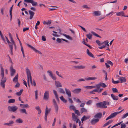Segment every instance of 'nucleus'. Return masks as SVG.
Segmentation results:
<instances>
[{
  "mask_svg": "<svg viewBox=\"0 0 128 128\" xmlns=\"http://www.w3.org/2000/svg\"><path fill=\"white\" fill-rule=\"evenodd\" d=\"M1 68V76L2 78L0 80V85L2 88H4L5 87V83L6 80V78L4 76V70L2 64H0Z\"/></svg>",
  "mask_w": 128,
  "mask_h": 128,
  "instance_id": "obj_1",
  "label": "nucleus"
},
{
  "mask_svg": "<svg viewBox=\"0 0 128 128\" xmlns=\"http://www.w3.org/2000/svg\"><path fill=\"white\" fill-rule=\"evenodd\" d=\"M18 108L17 106L14 105L12 106H9L8 107V110L10 112H15L18 109Z\"/></svg>",
  "mask_w": 128,
  "mask_h": 128,
  "instance_id": "obj_2",
  "label": "nucleus"
},
{
  "mask_svg": "<svg viewBox=\"0 0 128 128\" xmlns=\"http://www.w3.org/2000/svg\"><path fill=\"white\" fill-rule=\"evenodd\" d=\"M124 110L123 109L120 112H116L112 114L106 118V120H107L113 118L116 116L118 114L121 113Z\"/></svg>",
  "mask_w": 128,
  "mask_h": 128,
  "instance_id": "obj_3",
  "label": "nucleus"
},
{
  "mask_svg": "<svg viewBox=\"0 0 128 128\" xmlns=\"http://www.w3.org/2000/svg\"><path fill=\"white\" fill-rule=\"evenodd\" d=\"M26 73L27 78H28V77L29 80V79H30L31 84H32V79L31 75L30 72V70L27 68L26 69Z\"/></svg>",
  "mask_w": 128,
  "mask_h": 128,
  "instance_id": "obj_4",
  "label": "nucleus"
},
{
  "mask_svg": "<svg viewBox=\"0 0 128 128\" xmlns=\"http://www.w3.org/2000/svg\"><path fill=\"white\" fill-rule=\"evenodd\" d=\"M96 106L97 107L100 108H107V106L105 105L104 101L96 103Z\"/></svg>",
  "mask_w": 128,
  "mask_h": 128,
  "instance_id": "obj_5",
  "label": "nucleus"
},
{
  "mask_svg": "<svg viewBox=\"0 0 128 128\" xmlns=\"http://www.w3.org/2000/svg\"><path fill=\"white\" fill-rule=\"evenodd\" d=\"M24 1L28 3H30L32 4L33 6H36L38 5V3L37 2H34L33 0H24Z\"/></svg>",
  "mask_w": 128,
  "mask_h": 128,
  "instance_id": "obj_6",
  "label": "nucleus"
},
{
  "mask_svg": "<svg viewBox=\"0 0 128 128\" xmlns=\"http://www.w3.org/2000/svg\"><path fill=\"white\" fill-rule=\"evenodd\" d=\"M72 119L74 121H76V123H78V122L80 120L79 119H78V116L76 115L74 113H72Z\"/></svg>",
  "mask_w": 128,
  "mask_h": 128,
  "instance_id": "obj_7",
  "label": "nucleus"
},
{
  "mask_svg": "<svg viewBox=\"0 0 128 128\" xmlns=\"http://www.w3.org/2000/svg\"><path fill=\"white\" fill-rule=\"evenodd\" d=\"M10 76H12L16 73V70L13 68L12 64L11 65L10 67Z\"/></svg>",
  "mask_w": 128,
  "mask_h": 128,
  "instance_id": "obj_8",
  "label": "nucleus"
},
{
  "mask_svg": "<svg viewBox=\"0 0 128 128\" xmlns=\"http://www.w3.org/2000/svg\"><path fill=\"white\" fill-rule=\"evenodd\" d=\"M26 45L28 47L30 48L32 50L34 51L35 52H38L39 54H42V53L41 52L36 50L34 47H33L31 45L29 44H27Z\"/></svg>",
  "mask_w": 128,
  "mask_h": 128,
  "instance_id": "obj_9",
  "label": "nucleus"
},
{
  "mask_svg": "<svg viewBox=\"0 0 128 128\" xmlns=\"http://www.w3.org/2000/svg\"><path fill=\"white\" fill-rule=\"evenodd\" d=\"M53 103L55 108L56 112H58V107L55 99H54L53 100Z\"/></svg>",
  "mask_w": 128,
  "mask_h": 128,
  "instance_id": "obj_10",
  "label": "nucleus"
},
{
  "mask_svg": "<svg viewBox=\"0 0 128 128\" xmlns=\"http://www.w3.org/2000/svg\"><path fill=\"white\" fill-rule=\"evenodd\" d=\"M49 92L48 91H46L44 94V99L46 100H48L49 97Z\"/></svg>",
  "mask_w": 128,
  "mask_h": 128,
  "instance_id": "obj_11",
  "label": "nucleus"
},
{
  "mask_svg": "<svg viewBox=\"0 0 128 128\" xmlns=\"http://www.w3.org/2000/svg\"><path fill=\"white\" fill-rule=\"evenodd\" d=\"M50 109H48V107L46 106V107L45 114V115L44 118L45 120L46 121H47V117L48 116V112H50Z\"/></svg>",
  "mask_w": 128,
  "mask_h": 128,
  "instance_id": "obj_12",
  "label": "nucleus"
},
{
  "mask_svg": "<svg viewBox=\"0 0 128 128\" xmlns=\"http://www.w3.org/2000/svg\"><path fill=\"white\" fill-rule=\"evenodd\" d=\"M81 89L80 88H76L72 91V92L74 94H78L80 92Z\"/></svg>",
  "mask_w": 128,
  "mask_h": 128,
  "instance_id": "obj_13",
  "label": "nucleus"
},
{
  "mask_svg": "<svg viewBox=\"0 0 128 128\" xmlns=\"http://www.w3.org/2000/svg\"><path fill=\"white\" fill-rule=\"evenodd\" d=\"M55 84L57 88L62 87V85L60 82L59 81H56L55 82Z\"/></svg>",
  "mask_w": 128,
  "mask_h": 128,
  "instance_id": "obj_14",
  "label": "nucleus"
},
{
  "mask_svg": "<svg viewBox=\"0 0 128 128\" xmlns=\"http://www.w3.org/2000/svg\"><path fill=\"white\" fill-rule=\"evenodd\" d=\"M14 122L12 120L9 121V122L5 123L4 124L5 125H7L8 126H12L14 124Z\"/></svg>",
  "mask_w": 128,
  "mask_h": 128,
  "instance_id": "obj_15",
  "label": "nucleus"
},
{
  "mask_svg": "<svg viewBox=\"0 0 128 128\" xmlns=\"http://www.w3.org/2000/svg\"><path fill=\"white\" fill-rule=\"evenodd\" d=\"M28 12L30 14V19L31 20L33 18L34 13L32 11L30 10H29Z\"/></svg>",
  "mask_w": 128,
  "mask_h": 128,
  "instance_id": "obj_16",
  "label": "nucleus"
},
{
  "mask_svg": "<svg viewBox=\"0 0 128 128\" xmlns=\"http://www.w3.org/2000/svg\"><path fill=\"white\" fill-rule=\"evenodd\" d=\"M119 80L121 82V83L125 82H126V80L125 77H121L118 78Z\"/></svg>",
  "mask_w": 128,
  "mask_h": 128,
  "instance_id": "obj_17",
  "label": "nucleus"
},
{
  "mask_svg": "<svg viewBox=\"0 0 128 128\" xmlns=\"http://www.w3.org/2000/svg\"><path fill=\"white\" fill-rule=\"evenodd\" d=\"M65 90L66 94L69 97H70L71 96V94L70 92L69 89L66 88H65Z\"/></svg>",
  "mask_w": 128,
  "mask_h": 128,
  "instance_id": "obj_18",
  "label": "nucleus"
},
{
  "mask_svg": "<svg viewBox=\"0 0 128 128\" xmlns=\"http://www.w3.org/2000/svg\"><path fill=\"white\" fill-rule=\"evenodd\" d=\"M124 12L123 11H122L117 13L116 15L118 16H124Z\"/></svg>",
  "mask_w": 128,
  "mask_h": 128,
  "instance_id": "obj_19",
  "label": "nucleus"
},
{
  "mask_svg": "<svg viewBox=\"0 0 128 128\" xmlns=\"http://www.w3.org/2000/svg\"><path fill=\"white\" fill-rule=\"evenodd\" d=\"M74 68H77L78 69H81L84 68L85 67L83 66L80 65L79 66H74Z\"/></svg>",
  "mask_w": 128,
  "mask_h": 128,
  "instance_id": "obj_20",
  "label": "nucleus"
},
{
  "mask_svg": "<svg viewBox=\"0 0 128 128\" xmlns=\"http://www.w3.org/2000/svg\"><path fill=\"white\" fill-rule=\"evenodd\" d=\"M90 117L89 116H84L81 119L82 123L85 120L90 118Z\"/></svg>",
  "mask_w": 128,
  "mask_h": 128,
  "instance_id": "obj_21",
  "label": "nucleus"
},
{
  "mask_svg": "<svg viewBox=\"0 0 128 128\" xmlns=\"http://www.w3.org/2000/svg\"><path fill=\"white\" fill-rule=\"evenodd\" d=\"M111 96L113 100H118V96L114 95L113 94H112Z\"/></svg>",
  "mask_w": 128,
  "mask_h": 128,
  "instance_id": "obj_22",
  "label": "nucleus"
},
{
  "mask_svg": "<svg viewBox=\"0 0 128 128\" xmlns=\"http://www.w3.org/2000/svg\"><path fill=\"white\" fill-rule=\"evenodd\" d=\"M18 74H17L13 79V81L14 82H17L18 81Z\"/></svg>",
  "mask_w": 128,
  "mask_h": 128,
  "instance_id": "obj_23",
  "label": "nucleus"
},
{
  "mask_svg": "<svg viewBox=\"0 0 128 128\" xmlns=\"http://www.w3.org/2000/svg\"><path fill=\"white\" fill-rule=\"evenodd\" d=\"M102 114L101 112H98L96 114V118H98L99 119H100L102 116Z\"/></svg>",
  "mask_w": 128,
  "mask_h": 128,
  "instance_id": "obj_24",
  "label": "nucleus"
},
{
  "mask_svg": "<svg viewBox=\"0 0 128 128\" xmlns=\"http://www.w3.org/2000/svg\"><path fill=\"white\" fill-rule=\"evenodd\" d=\"M87 112V110L84 108H81L80 110V112L81 114H82L83 112Z\"/></svg>",
  "mask_w": 128,
  "mask_h": 128,
  "instance_id": "obj_25",
  "label": "nucleus"
},
{
  "mask_svg": "<svg viewBox=\"0 0 128 128\" xmlns=\"http://www.w3.org/2000/svg\"><path fill=\"white\" fill-rule=\"evenodd\" d=\"M5 37L6 38V41H7L8 43V45L9 46H12V43H11V42H10L9 41V40H8V38L6 36H5Z\"/></svg>",
  "mask_w": 128,
  "mask_h": 128,
  "instance_id": "obj_26",
  "label": "nucleus"
},
{
  "mask_svg": "<svg viewBox=\"0 0 128 128\" xmlns=\"http://www.w3.org/2000/svg\"><path fill=\"white\" fill-rule=\"evenodd\" d=\"M35 109L38 111V114H40L41 112V110L39 106H36L35 108Z\"/></svg>",
  "mask_w": 128,
  "mask_h": 128,
  "instance_id": "obj_27",
  "label": "nucleus"
},
{
  "mask_svg": "<svg viewBox=\"0 0 128 128\" xmlns=\"http://www.w3.org/2000/svg\"><path fill=\"white\" fill-rule=\"evenodd\" d=\"M23 91V89H21L19 92H17L16 93V94L18 96H20L22 94Z\"/></svg>",
  "mask_w": 128,
  "mask_h": 128,
  "instance_id": "obj_28",
  "label": "nucleus"
},
{
  "mask_svg": "<svg viewBox=\"0 0 128 128\" xmlns=\"http://www.w3.org/2000/svg\"><path fill=\"white\" fill-rule=\"evenodd\" d=\"M62 35L69 40H73L72 38L68 35L65 34H63Z\"/></svg>",
  "mask_w": 128,
  "mask_h": 128,
  "instance_id": "obj_29",
  "label": "nucleus"
},
{
  "mask_svg": "<svg viewBox=\"0 0 128 128\" xmlns=\"http://www.w3.org/2000/svg\"><path fill=\"white\" fill-rule=\"evenodd\" d=\"M16 122L18 123H22L23 122V120L20 118H18L16 120Z\"/></svg>",
  "mask_w": 128,
  "mask_h": 128,
  "instance_id": "obj_30",
  "label": "nucleus"
},
{
  "mask_svg": "<svg viewBox=\"0 0 128 128\" xmlns=\"http://www.w3.org/2000/svg\"><path fill=\"white\" fill-rule=\"evenodd\" d=\"M13 5H12V7L10 8V20H11L12 18V8H13Z\"/></svg>",
  "mask_w": 128,
  "mask_h": 128,
  "instance_id": "obj_31",
  "label": "nucleus"
},
{
  "mask_svg": "<svg viewBox=\"0 0 128 128\" xmlns=\"http://www.w3.org/2000/svg\"><path fill=\"white\" fill-rule=\"evenodd\" d=\"M15 100L14 99H10L8 101V103L9 104L13 103L15 102Z\"/></svg>",
  "mask_w": 128,
  "mask_h": 128,
  "instance_id": "obj_32",
  "label": "nucleus"
},
{
  "mask_svg": "<svg viewBox=\"0 0 128 128\" xmlns=\"http://www.w3.org/2000/svg\"><path fill=\"white\" fill-rule=\"evenodd\" d=\"M96 79V77H88L85 78V79L87 80H95Z\"/></svg>",
  "mask_w": 128,
  "mask_h": 128,
  "instance_id": "obj_33",
  "label": "nucleus"
},
{
  "mask_svg": "<svg viewBox=\"0 0 128 128\" xmlns=\"http://www.w3.org/2000/svg\"><path fill=\"white\" fill-rule=\"evenodd\" d=\"M113 122V121L112 120H109L108 121V122H107L103 126L104 127L105 126H106L108 125L109 124H110L111 123H112Z\"/></svg>",
  "mask_w": 128,
  "mask_h": 128,
  "instance_id": "obj_34",
  "label": "nucleus"
},
{
  "mask_svg": "<svg viewBox=\"0 0 128 128\" xmlns=\"http://www.w3.org/2000/svg\"><path fill=\"white\" fill-rule=\"evenodd\" d=\"M20 112L22 113H24L26 114H27V113L26 112V110L24 109H22L20 110Z\"/></svg>",
  "mask_w": 128,
  "mask_h": 128,
  "instance_id": "obj_35",
  "label": "nucleus"
},
{
  "mask_svg": "<svg viewBox=\"0 0 128 128\" xmlns=\"http://www.w3.org/2000/svg\"><path fill=\"white\" fill-rule=\"evenodd\" d=\"M58 90H59V92L60 93H62L64 94H65V93L64 90L62 88H58Z\"/></svg>",
  "mask_w": 128,
  "mask_h": 128,
  "instance_id": "obj_36",
  "label": "nucleus"
},
{
  "mask_svg": "<svg viewBox=\"0 0 128 128\" xmlns=\"http://www.w3.org/2000/svg\"><path fill=\"white\" fill-rule=\"evenodd\" d=\"M105 44V45H106H106L108 46H109V45L108 44V40H106L102 42V44Z\"/></svg>",
  "mask_w": 128,
  "mask_h": 128,
  "instance_id": "obj_37",
  "label": "nucleus"
},
{
  "mask_svg": "<svg viewBox=\"0 0 128 128\" xmlns=\"http://www.w3.org/2000/svg\"><path fill=\"white\" fill-rule=\"evenodd\" d=\"M105 18V17L104 16H100L99 18H97L96 19H97V20L98 21H100L101 20L104 18Z\"/></svg>",
  "mask_w": 128,
  "mask_h": 128,
  "instance_id": "obj_38",
  "label": "nucleus"
},
{
  "mask_svg": "<svg viewBox=\"0 0 128 128\" xmlns=\"http://www.w3.org/2000/svg\"><path fill=\"white\" fill-rule=\"evenodd\" d=\"M52 7H55L56 8H48L49 9V10L50 11H53L54 10H56L57 8H58V7L56 6H51Z\"/></svg>",
  "mask_w": 128,
  "mask_h": 128,
  "instance_id": "obj_39",
  "label": "nucleus"
},
{
  "mask_svg": "<svg viewBox=\"0 0 128 128\" xmlns=\"http://www.w3.org/2000/svg\"><path fill=\"white\" fill-rule=\"evenodd\" d=\"M62 38L60 39L59 38H58L56 39V41L57 42L59 43H60L62 42Z\"/></svg>",
  "mask_w": 128,
  "mask_h": 128,
  "instance_id": "obj_40",
  "label": "nucleus"
},
{
  "mask_svg": "<svg viewBox=\"0 0 128 128\" xmlns=\"http://www.w3.org/2000/svg\"><path fill=\"white\" fill-rule=\"evenodd\" d=\"M70 109V110H72L74 111L75 110V106L73 105L70 106L69 107Z\"/></svg>",
  "mask_w": 128,
  "mask_h": 128,
  "instance_id": "obj_41",
  "label": "nucleus"
},
{
  "mask_svg": "<svg viewBox=\"0 0 128 128\" xmlns=\"http://www.w3.org/2000/svg\"><path fill=\"white\" fill-rule=\"evenodd\" d=\"M86 36L88 38L90 39L92 38V35L90 34L86 35Z\"/></svg>",
  "mask_w": 128,
  "mask_h": 128,
  "instance_id": "obj_42",
  "label": "nucleus"
},
{
  "mask_svg": "<svg viewBox=\"0 0 128 128\" xmlns=\"http://www.w3.org/2000/svg\"><path fill=\"white\" fill-rule=\"evenodd\" d=\"M103 90V88L96 89V92H98V93H100Z\"/></svg>",
  "mask_w": 128,
  "mask_h": 128,
  "instance_id": "obj_43",
  "label": "nucleus"
},
{
  "mask_svg": "<svg viewBox=\"0 0 128 128\" xmlns=\"http://www.w3.org/2000/svg\"><path fill=\"white\" fill-rule=\"evenodd\" d=\"M96 43L99 46H101L102 44V42H100V41L99 40H96Z\"/></svg>",
  "mask_w": 128,
  "mask_h": 128,
  "instance_id": "obj_44",
  "label": "nucleus"
},
{
  "mask_svg": "<svg viewBox=\"0 0 128 128\" xmlns=\"http://www.w3.org/2000/svg\"><path fill=\"white\" fill-rule=\"evenodd\" d=\"M112 82L114 84H117L119 83L120 82L118 80L114 81L113 79L112 80Z\"/></svg>",
  "mask_w": 128,
  "mask_h": 128,
  "instance_id": "obj_45",
  "label": "nucleus"
},
{
  "mask_svg": "<svg viewBox=\"0 0 128 128\" xmlns=\"http://www.w3.org/2000/svg\"><path fill=\"white\" fill-rule=\"evenodd\" d=\"M101 82L96 84V89L100 88L101 86Z\"/></svg>",
  "mask_w": 128,
  "mask_h": 128,
  "instance_id": "obj_46",
  "label": "nucleus"
},
{
  "mask_svg": "<svg viewBox=\"0 0 128 128\" xmlns=\"http://www.w3.org/2000/svg\"><path fill=\"white\" fill-rule=\"evenodd\" d=\"M75 113L78 116H80V114L79 111L77 110H74Z\"/></svg>",
  "mask_w": 128,
  "mask_h": 128,
  "instance_id": "obj_47",
  "label": "nucleus"
},
{
  "mask_svg": "<svg viewBox=\"0 0 128 128\" xmlns=\"http://www.w3.org/2000/svg\"><path fill=\"white\" fill-rule=\"evenodd\" d=\"M101 12L100 11H96V16H100L101 14Z\"/></svg>",
  "mask_w": 128,
  "mask_h": 128,
  "instance_id": "obj_48",
  "label": "nucleus"
},
{
  "mask_svg": "<svg viewBox=\"0 0 128 128\" xmlns=\"http://www.w3.org/2000/svg\"><path fill=\"white\" fill-rule=\"evenodd\" d=\"M9 47L10 48V51H11L10 54L12 55V54H13L12 50H13V47L12 46H9Z\"/></svg>",
  "mask_w": 128,
  "mask_h": 128,
  "instance_id": "obj_49",
  "label": "nucleus"
},
{
  "mask_svg": "<svg viewBox=\"0 0 128 128\" xmlns=\"http://www.w3.org/2000/svg\"><path fill=\"white\" fill-rule=\"evenodd\" d=\"M35 98L36 99H37L38 98V92L37 90L35 91Z\"/></svg>",
  "mask_w": 128,
  "mask_h": 128,
  "instance_id": "obj_50",
  "label": "nucleus"
},
{
  "mask_svg": "<svg viewBox=\"0 0 128 128\" xmlns=\"http://www.w3.org/2000/svg\"><path fill=\"white\" fill-rule=\"evenodd\" d=\"M121 124V127L122 128H125L126 127V124H125L122 123Z\"/></svg>",
  "mask_w": 128,
  "mask_h": 128,
  "instance_id": "obj_51",
  "label": "nucleus"
},
{
  "mask_svg": "<svg viewBox=\"0 0 128 128\" xmlns=\"http://www.w3.org/2000/svg\"><path fill=\"white\" fill-rule=\"evenodd\" d=\"M91 122L92 124H94L96 123V119L92 120Z\"/></svg>",
  "mask_w": 128,
  "mask_h": 128,
  "instance_id": "obj_52",
  "label": "nucleus"
},
{
  "mask_svg": "<svg viewBox=\"0 0 128 128\" xmlns=\"http://www.w3.org/2000/svg\"><path fill=\"white\" fill-rule=\"evenodd\" d=\"M112 90L113 92H118V90L116 88H112Z\"/></svg>",
  "mask_w": 128,
  "mask_h": 128,
  "instance_id": "obj_53",
  "label": "nucleus"
},
{
  "mask_svg": "<svg viewBox=\"0 0 128 128\" xmlns=\"http://www.w3.org/2000/svg\"><path fill=\"white\" fill-rule=\"evenodd\" d=\"M128 116V112L126 113L125 114L123 115V116L122 117V118L123 119L125 118H126L127 116Z\"/></svg>",
  "mask_w": 128,
  "mask_h": 128,
  "instance_id": "obj_54",
  "label": "nucleus"
},
{
  "mask_svg": "<svg viewBox=\"0 0 128 128\" xmlns=\"http://www.w3.org/2000/svg\"><path fill=\"white\" fill-rule=\"evenodd\" d=\"M42 40L45 41L46 40V38L45 36H42Z\"/></svg>",
  "mask_w": 128,
  "mask_h": 128,
  "instance_id": "obj_55",
  "label": "nucleus"
},
{
  "mask_svg": "<svg viewBox=\"0 0 128 128\" xmlns=\"http://www.w3.org/2000/svg\"><path fill=\"white\" fill-rule=\"evenodd\" d=\"M101 86L103 88H106V85L104 83H102L101 82Z\"/></svg>",
  "mask_w": 128,
  "mask_h": 128,
  "instance_id": "obj_56",
  "label": "nucleus"
},
{
  "mask_svg": "<svg viewBox=\"0 0 128 128\" xmlns=\"http://www.w3.org/2000/svg\"><path fill=\"white\" fill-rule=\"evenodd\" d=\"M92 58H94V56L93 54H92L91 52H90L88 54Z\"/></svg>",
  "mask_w": 128,
  "mask_h": 128,
  "instance_id": "obj_57",
  "label": "nucleus"
},
{
  "mask_svg": "<svg viewBox=\"0 0 128 128\" xmlns=\"http://www.w3.org/2000/svg\"><path fill=\"white\" fill-rule=\"evenodd\" d=\"M56 74H57L58 76L61 77L62 78H64L62 77V76L60 74H59V72L58 71H56Z\"/></svg>",
  "mask_w": 128,
  "mask_h": 128,
  "instance_id": "obj_58",
  "label": "nucleus"
},
{
  "mask_svg": "<svg viewBox=\"0 0 128 128\" xmlns=\"http://www.w3.org/2000/svg\"><path fill=\"white\" fill-rule=\"evenodd\" d=\"M122 122H123V121H122L114 125V127L116 126H117L121 124H122Z\"/></svg>",
  "mask_w": 128,
  "mask_h": 128,
  "instance_id": "obj_59",
  "label": "nucleus"
},
{
  "mask_svg": "<svg viewBox=\"0 0 128 128\" xmlns=\"http://www.w3.org/2000/svg\"><path fill=\"white\" fill-rule=\"evenodd\" d=\"M29 107V106L27 104L23 105V108H28Z\"/></svg>",
  "mask_w": 128,
  "mask_h": 128,
  "instance_id": "obj_60",
  "label": "nucleus"
},
{
  "mask_svg": "<svg viewBox=\"0 0 128 128\" xmlns=\"http://www.w3.org/2000/svg\"><path fill=\"white\" fill-rule=\"evenodd\" d=\"M107 63L108 64L112 65L113 63L110 60H108L107 61Z\"/></svg>",
  "mask_w": 128,
  "mask_h": 128,
  "instance_id": "obj_61",
  "label": "nucleus"
},
{
  "mask_svg": "<svg viewBox=\"0 0 128 128\" xmlns=\"http://www.w3.org/2000/svg\"><path fill=\"white\" fill-rule=\"evenodd\" d=\"M53 92L54 93V94L56 97L58 96L56 92V90H53Z\"/></svg>",
  "mask_w": 128,
  "mask_h": 128,
  "instance_id": "obj_62",
  "label": "nucleus"
},
{
  "mask_svg": "<svg viewBox=\"0 0 128 128\" xmlns=\"http://www.w3.org/2000/svg\"><path fill=\"white\" fill-rule=\"evenodd\" d=\"M29 28H23V32H24L27 30H28Z\"/></svg>",
  "mask_w": 128,
  "mask_h": 128,
  "instance_id": "obj_63",
  "label": "nucleus"
},
{
  "mask_svg": "<svg viewBox=\"0 0 128 128\" xmlns=\"http://www.w3.org/2000/svg\"><path fill=\"white\" fill-rule=\"evenodd\" d=\"M92 102V101L91 100H89L86 103V104L88 105H89L91 104Z\"/></svg>",
  "mask_w": 128,
  "mask_h": 128,
  "instance_id": "obj_64",
  "label": "nucleus"
}]
</instances>
